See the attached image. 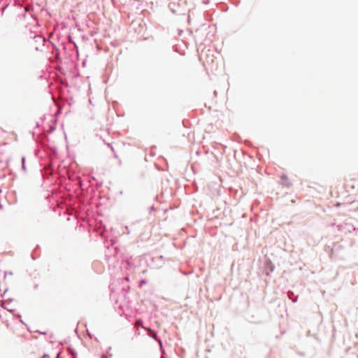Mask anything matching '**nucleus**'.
<instances>
[{
	"instance_id": "1",
	"label": "nucleus",
	"mask_w": 358,
	"mask_h": 358,
	"mask_svg": "<svg viewBox=\"0 0 358 358\" xmlns=\"http://www.w3.org/2000/svg\"><path fill=\"white\" fill-rule=\"evenodd\" d=\"M170 10L178 15H185L187 8L185 0H168Z\"/></svg>"
},
{
	"instance_id": "2",
	"label": "nucleus",
	"mask_w": 358,
	"mask_h": 358,
	"mask_svg": "<svg viewBox=\"0 0 358 358\" xmlns=\"http://www.w3.org/2000/svg\"><path fill=\"white\" fill-rule=\"evenodd\" d=\"M138 267L142 268H159L155 264V259L150 255H144L138 259Z\"/></svg>"
},
{
	"instance_id": "3",
	"label": "nucleus",
	"mask_w": 358,
	"mask_h": 358,
	"mask_svg": "<svg viewBox=\"0 0 358 358\" xmlns=\"http://www.w3.org/2000/svg\"><path fill=\"white\" fill-rule=\"evenodd\" d=\"M331 226L336 227L338 231L344 234H348L354 231H356V233L358 232V229L357 230V228L354 226V224L348 220H345L344 222L338 224L333 223Z\"/></svg>"
},
{
	"instance_id": "4",
	"label": "nucleus",
	"mask_w": 358,
	"mask_h": 358,
	"mask_svg": "<svg viewBox=\"0 0 358 358\" xmlns=\"http://www.w3.org/2000/svg\"><path fill=\"white\" fill-rule=\"evenodd\" d=\"M72 181L74 182V185L76 186V191L80 190L81 192H84L90 186L88 181H84L79 176H76L75 178L72 179Z\"/></svg>"
},
{
	"instance_id": "5",
	"label": "nucleus",
	"mask_w": 358,
	"mask_h": 358,
	"mask_svg": "<svg viewBox=\"0 0 358 358\" xmlns=\"http://www.w3.org/2000/svg\"><path fill=\"white\" fill-rule=\"evenodd\" d=\"M340 250H341V246L338 243H334L332 246L328 245L326 248V251L329 254L331 259L338 256Z\"/></svg>"
},
{
	"instance_id": "6",
	"label": "nucleus",
	"mask_w": 358,
	"mask_h": 358,
	"mask_svg": "<svg viewBox=\"0 0 358 358\" xmlns=\"http://www.w3.org/2000/svg\"><path fill=\"white\" fill-rule=\"evenodd\" d=\"M34 41L36 43H37V45H40V44L41 45V46H39V45L36 46L35 50L36 51L43 52V47L45 46V44L47 41L46 38L42 35H36L34 37Z\"/></svg>"
},
{
	"instance_id": "7",
	"label": "nucleus",
	"mask_w": 358,
	"mask_h": 358,
	"mask_svg": "<svg viewBox=\"0 0 358 358\" xmlns=\"http://www.w3.org/2000/svg\"><path fill=\"white\" fill-rule=\"evenodd\" d=\"M110 242H111L110 245V246H109V245H108V246H106V247L107 248V249H108V250H114V252H112L111 254L106 255V256H109V255H113V256H115V255L117 254V252H118V249H117V248L116 246H115V245H115V243H116V241H115V240H114V239H111V240H110Z\"/></svg>"
},
{
	"instance_id": "8",
	"label": "nucleus",
	"mask_w": 358,
	"mask_h": 358,
	"mask_svg": "<svg viewBox=\"0 0 358 358\" xmlns=\"http://www.w3.org/2000/svg\"><path fill=\"white\" fill-rule=\"evenodd\" d=\"M264 262V267L263 268H275V266L273 264L271 261L267 257L266 255H265L263 257V259L262 260Z\"/></svg>"
},
{
	"instance_id": "9",
	"label": "nucleus",
	"mask_w": 358,
	"mask_h": 358,
	"mask_svg": "<svg viewBox=\"0 0 358 358\" xmlns=\"http://www.w3.org/2000/svg\"><path fill=\"white\" fill-rule=\"evenodd\" d=\"M282 185L286 187H290L292 186V182L289 180L288 177L285 174H282L280 177Z\"/></svg>"
},
{
	"instance_id": "10",
	"label": "nucleus",
	"mask_w": 358,
	"mask_h": 358,
	"mask_svg": "<svg viewBox=\"0 0 358 358\" xmlns=\"http://www.w3.org/2000/svg\"><path fill=\"white\" fill-rule=\"evenodd\" d=\"M25 160H26L25 157H22V169L24 172H26V171H27V168H26V165H25Z\"/></svg>"
},
{
	"instance_id": "11",
	"label": "nucleus",
	"mask_w": 358,
	"mask_h": 358,
	"mask_svg": "<svg viewBox=\"0 0 358 358\" xmlns=\"http://www.w3.org/2000/svg\"><path fill=\"white\" fill-rule=\"evenodd\" d=\"M107 145H108V148H110V150H111V151H112L113 152H115L114 148L113 147V145H112V144H111V143H107ZM114 156H115V157H117V155H116L115 153H114Z\"/></svg>"
},
{
	"instance_id": "12",
	"label": "nucleus",
	"mask_w": 358,
	"mask_h": 358,
	"mask_svg": "<svg viewBox=\"0 0 358 358\" xmlns=\"http://www.w3.org/2000/svg\"><path fill=\"white\" fill-rule=\"evenodd\" d=\"M148 331L151 332L152 334V336L154 338H156V336H157V334L156 333H155L150 328H148L146 329Z\"/></svg>"
},
{
	"instance_id": "13",
	"label": "nucleus",
	"mask_w": 358,
	"mask_h": 358,
	"mask_svg": "<svg viewBox=\"0 0 358 358\" xmlns=\"http://www.w3.org/2000/svg\"><path fill=\"white\" fill-rule=\"evenodd\" d=\"M55 129H56L55 126H54V125L50 126V129H49V132L50 133L53 132L55 130Z\"/></svg>"
},
{
	"instance_id": "14",
	"label": "nucleus",
	"mask_w": 358,
	"mask_h": 358,
	"mask_svg": "<svg viewBox=\"0 0 358 358\" xmlns=\"http://www.w3.org/2000/svg\"><path fill=\"white\" fill-rule=\"evenodd\" d=\"M49 42H50V43H51V44L52 45V46H53L54 49H55L57 52H58V50H58L57 47L56 46V45H55V43H52V42H51V41H49Z\"/></svg>"
},
{
	"instance_id": "15",
	"label": "nucleus",
	"mask_w": 358,
	"mask_h": 358,
	"mask_svg": "<svg viewBox=\"0 0 358 358\" xmlns=\"http://www.w3.org/2000/svg\"><path fill=\"white\" fill-rule=\"evenodd\" d=\"M136 325L142 327V322L140 320L136 321Z\"/></svg>"
},
{
	"instance_id": "16",
	"label": "nucleus",
	"mask_w": 358,
	"mask_h": 358,
	"mask_svg": "<svg viewBox=\"0 0 358 358\" xmlns=\"http://www.w3.org/2000/svg\"><path fill=\"white\" fill-rule=\"evenodd\" d=\"M150 210H155V207H154V206H152L150 207Z\"/></svg>"
},
{
	"instance_id": "17",
	"label": "nucleus",
	"mask_w": 358,
	"mask_h": 358,
	"mask_svg": "<svg viewBox=\"0 0 358 358\" xmlns=\"http://www.w3.org/2000/svg\"><path fill=\"white\" fill-rule=\"evenodd\" d=\"M233 267H234V264H231V268H233Z\"/></svg>"
},
{
	"instance_id": "18",
	"label": "nucleus",
	"mask_w": 358,
	"mask_h": 358,
	"mask_svg": "<svg viewBox=\"0 0 358 358\" xmlns=\"http://www.w3.org/2000/svg\"><path fill=\"white\" fill-rule=\"evenodd\" d=\"M357 265H358V262H357Z\"/></svg>"
}]
</instances>
